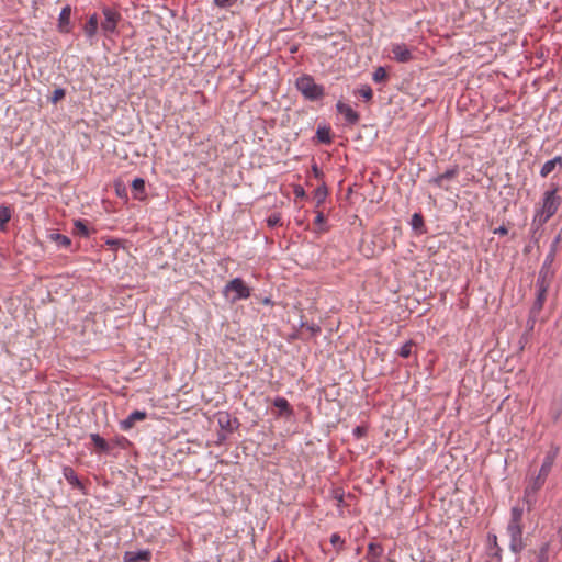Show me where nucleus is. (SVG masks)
<instances>
[{"label": "nucleus", "instance_id": "1", "mask_svg": "<svg viewBox=\"0 0 562 562\" xmlns=\"http://www.w3.org/2000/svg\"><path fill=\"white\" fill-rule=\"evenodd\" d=\"M522 515L524 509L521 507L514 506L510 510V520L507 525V532L510 537L509 548L516 554L520 553L525 548V543L522 541Z\"/></svg>", "mask_w": 562, "mask_h": 562}, {"label": "nucleus", "instance_id": "2", "mask_svg": "<svg viewBox=\"0 0 562 562\" xmlns=\"http://www.w3.org/2000/svg\"><path fill=\"white\" fill-rule=\"evenodd\" d=\"M296 89L307 101H319L325 95V89L322 85H317L311 75H302L295 81Z\"/></svg>", "mask_w": 562, "mask_h": 562}, {"label": "nucleus", "instance_id": "3", "mask_svg": "<svg viewBox=\"0 0 562 562\" xmlns=\"http://www.w3.org/2000/svg\"><path fill=\"white\" fill-rule=\"evenodd\" d=\"M251 290L241 278H234L223 289V295L232 303L250 297Z\"/></svg>", "mask_w": 562, "mask_h": 562}, {"label": "nucleus", "instance_id": "4", "mask_svg": "<svg viewBox=\"0 0 562 562\" xmlns=\"http://www.w3.org/2000/svg\"><path fill=\"white\" fill-rule=\"evenodd\" d=\"M561 204V198L557 195V189L546 191L542 199V205L536 210L537 215H541L542 218L549 221L552 217Z\"/></svg>", "mask_w": 562, "mask_h": 562}, {"label": "nucleus", "instance_id": "5", "mask_svg": "<svg viewBox=\"0 0 562 562\" xmlns=\"http://www.w3.org/2000/svg\"><path fill=\"white\" fill-rule=\"evenodd\" d=\"M547 291H548V284L546 283V280L543 279H537V296H536V300L530 308V318L532 319V322H536V317L539 315V313L541 312L542 307H543V304H544V301H546V296H547Z\"/></svg>", "mask_w": 562, "mask_h": 562}, {"label": "nucleus", "instance_id": "6", "mask_svg": "<svg viewBox=\"0 0 562 562\" xmlns=\"http://www.w3.org/2000/svg\"><path fill=\"white\" fill-rule=\"evenodd\" d=\"M102 13L104 15V21L101 23L102 29L106 33H114L121 20L120 12L110 7H103Z\"/></svg>", "mask_w": 562, "mask_h": 562}, {"label": "nucleus", "instance_id": "7", "mask_svg": "<svg viewBox=\"0 0 562 562\" xmlns=\"http://www.w3.org/2000/svg\"><path fill=\"white\" fill-rule=\"evenodd\" d=\"M560 240H561V233L554 238V240L551 244L550 251L546 256L544 262L542 263V267L539 271V276H538L539 279L547 280V277L550 272L549 271L550 267H551L552 262L554 261L555 254H557V247H558V244L560 243Z\"/></svg>", "mask_w": 562, "mask_h": 562}, {"label": "nucleus", "instance_id": "8", "mask_svg": "<svg viewBox=\"0 0 562 562\" xmlns=\"http://www.w3.org/2000/svg\"><path fill=\"white\" fill-rule=\"evenodd\" d=\"M459 172H460L459 166L453 165L450 168H448L443 173H440V175L429 179L428 182L438 188H443V189L448 190V188L445 187L443 182L447 180H452L453 178H456L459 175Z\"/></svg>", "mask_w": 562, "mask_h": 562}, {"label": "nucleus", "instance_id": "9", "mask_svg": "<svg viewBox=\"0 0 562 562\" xmlns=\"http://www.w3.org/2000/svg\"><path fill=\"white\" fill-rule=\"evenodd\" d=\"M336 110L339 114L345 116L346 123L349 125H356L360 121V114L352 110V108L342 101L336 103Z\"/></svg>", "mask_w": 562, "mask_h": 562}, {"label": "nucleus", "instance_id": "10", "mask_svg": "<svg viewBox=\"0 0 562 562\" xmlns=\"http://www.w3.org/2000/svg\"><path fill=\"white\" fill-rule=\"evenodd\" d=\"M548 221L542 218L541 215L535 214L532 223H531V229H530V243L533 245H538L540 238L543 234V225Z\"/></svg>", "mask_w": 562, "mask_h": 562}, {"label": "nucleus", "instance_id": "11", "mask_svg": "<svg viewBox=\"0 0 562 562\" xmlns=\"http://www.w3.org/2000/svg\"><path fill=\"white\" fill-rule=\"evenodd\" d=\"M391 52L397 63H408L413 59V54L406 44H393Z\"/></svg>", "mask_w": 562, "mask_h": 562}, {"label": "nucleus", "instance_id": "12", "mask_svg": "<svg viewBox=\"0 0 562 562\" xmlns=\"http://www.w3.org/2000/svg\"><path fill=\"white\" fill-rule=\"evenodd\" d=\"M70 16H71V7L69 4L65 5L58 18L57 29L60 33L68 34L71 31L70 26Z\"/></svg>", "mask_w": 562, "mask_h": 562}, {"label": "nucleus", "instance_id": "13", "mask_svg": "<svg viewBox=\"0 0 562 562\" xmlns=\"http://www.w3.org/2000/svg\"><path fill=\"white\" fill-rule=\"evenodd\" d=\"M273 406L278 408L277 416L290 418L294 415L293 407L285 397L278 396L273 401Z\"/></svg>", "mask_w": 562, "mask_h": 562}, {"label": "nucleus", "instance_id": "14", "mask_svg": "<svg viewBox=\"0 0 562 562\" xmlns=\"http://www.w3.org/2000/svg\"><path fill=\"white\" fill-rule=\"evenodd\" d=\"M90 439L95 448L97 453L99 454H110L113 448V445L106 441L99 434H90Z\"/></svg>", "mask_w": 562, "mask_h": 562}, {"label": "nucleus", "instance_id": "15", "mask_svg": "<svg viewBox=\"0 0 562 562\" xmlns=\"http://www.w3.org/2000/svg\"><path fill=\"white\" fill-rule=\"evenodd\" d=\"M217 422L220 427L229 434L239 426L238 419L236 417L232 418L228 413H220Z\"/></svg>", "mask_w": 562, "mask_h": 562}, {"label": "nucleus", "instance_id": "16", "mask_svg": "<svg viewBox=\"0 0 562 562\" xmlns=\"http://www.w3.org/2000/svg\"><path fill=\"white\" fill-rule=\"evenodd\" d=\"M146 417H147L146 412L134 411L124 420H122L120 423L121 428L123 430H128L135 425L136 422L144 420Z\"/></svg>", "mask_w": 562, "mask_h": 562}, {"label": "nucleus", "instance_id": "17", "mask_svg": "<svg viewBox=\"0 0 562 562\" xmlns=\"http://www.w3.org/2000/svg\"><path fill=\"white\" fill-rule=\"evenodd\" d=\"M384 552L381 543L370 542L368 546V552L366 559L368 562H381L380 559Z\"/></svg>", "mask_w": 562, "mask_h": 562}, {"label": "nucleus", "instance_id": "18", "mask_svg": "<svg viewBox=\"0 0 562 562\" xmlns=\"http://www.w3.org/2000/svg\"><path fill=\"white\" fill-rule=\"evenodd\" d=\"M150 552L148 550H140L137 552L126 551L124 554V562H138V561H149Z\"/></svg>", "mask_w": 562, "mask_h": 562}, {"label": "nucleus", "instance_id": "19", "mask_svg": "<svg viewBox=\"0 0 562 562\" xmlns=\"http://www.w3.org/2000/svg\"><path fill=\"white\" fill-rule=\"evenodd\" d=\"M98 25H99V16L97 13L92 14L86 24L83 25V32L88 38H92L95 36L98 32Z\"/></svg>", "mask_w": 562, "mask_h": 562}, {"label": "nucleus", "instance_id": "20", "mask_svg": "<svg viewBox=\"0 0 562 562\" xmlns=\"http://www.w3.org/2000/svg\"><path fill=\"white\" fill-rule=\"evenodd\" d=\"M132 194L136 200H144L146 198L145 193V180L143 178H135L132 181Z\"/></svg>", "mask_w": 562, "mask_h": 562}, {"label": "nucleus", "instance_id": "21", "mask_svg": "<svg viewBox=\"0 0 562 562\" xmlns=\"http://www.w3.org/2000/svg\"><path fill=\"white\" fill-rule=\"evenodd\" d=\"M63 473H64L65 479L67 480V482L70 485H72L76 488H80V490L83 488L82 483L80 482L77 473L75 472V470L71 467H64Z\"/></svg>", "mask_w": 562, "mask_h": 562}, {"label": "nucleus", "instance_id": "22", "mask_svg": "<svg viewBox=\"0 0 562 562\" xmlns=\"http://www.w3.org/2000/svg\"><path fill=\"white\" fill-rule=\"evenodd\" d=\"M12 217V209L8 205H0V231L7 232L8 223Z\"/></svg>", "mask_w": 562, "mask_h": 562}, {"label": "nucleus", "instance_id": "23", "mask_svg": "<svg viewBox=\"0 0 562 562\" xmlns=\"http://www.w3.org/2000/svg\"><path fill=\"white\" fill-rule=\"evenodd\" d=\"M412 228L418 233H426L424 216L420 213H414L411 220Z\"/></svg>", "mask_w": 562, "mask_h": 562}, {"label": "nucleus", "instance_id": "24", "mask_svg": "<svg viewBox=\"0 0 562 562\" xmlns=\"http://www.w3.org/2000/svg\"><path fill=\"white\" fill-rule=\"evenodd\" d=\"M327 194H328L327 186L324 181H322V183L314 190V199L316 201L317 207L324 203Z\"/></svg>", "mask_w": 562, "mask_h": 562}, {"label": "nucleus", "instance_id": "25", "mask_svg": "<svg viewBox=\"0 0 562 562\" xmlns=\"http://www.w3.org/2000/svg\"><path fill=\"white\" fill-rule=\"evenodd\" d=\"M550 416L554 423H557L562 417V397L551 403Z\"/></svg>", "mask_w": 562, "mask_h": 562}, {"label": "nucleus", "instance_id": "26", "mask_svg": "<svg viewBox=\"0 0 562 562\" xmlns=\"http://www.w3.org/2000/svg\"><path fill=\"white\" fill-rule=\"evenodd\" d=\"M48 237L52 241H55L59 247L68 248L71 245V239L66 235L59 233H52Z\"/></svg>", "mask_w": 562, "mask_h": 562}, {"label": "nucleus", "instance_id": "27", "mask_svg": "<svg viewBox=\"0 0 562 562\" xmlns=\"http://www.w3.org/2000/svg\"><path fill=\"white\" fill-rule=\"evenodd\" d=\"M316 137L319 143L322 144H330L331 143V135H330V127L323 126L318 127L316 131Z\"/></svg>", "mask_w": 562, "mask_h": 562}, {"label": "nucleus", "instance_id": "28", "mask_svg": "<svg viewBox=\"0 0 562 562\" xmlns=\"http://www.w3.org/2000/svg\"><path fill=\"white\" fill-rule=\"evenodd\" d=\"M553 461H554V456H551V454L546 456L538 474H540L544 477H548V475L552 469Z\"/></svg>", "mask_w": 562, "mask_h": 562}, {"label": "nucleus", "instance_id": "29", "mask_svg": "<svg viewBox=\"0 0 562 562\" xmlns=\"http://www.w3.org/2000/svg\"><path fill=\"white\" fill-rule=\"evenodd\" d=\"M549 550L550 542H544L538 551H533L537 557V562H548L549 561Z\"/></svg>", "mask_w": 562, "mask_h": 562}, {"label": "nucleus", "instance_id": "30", "mask_svg": "<svg viewBox=\"0 0 562 562\" xmlns=\"http://www.w3.org/2000/svg\"><path fill=\"white\" fill-rule=\"evenodd\" d=\"M355 95L361 97L366 102H369L373 98V91L370 86L363 85L359 89L353 91Z\"/></svg>", "mask_w": 562, "mask_h": 562}, {"label": "nucleus", "instance_id": "31", "mask_svg": "<svg viewBox=\"0 0 562 562\" xmlns=\"http://www.w3.org/2000/svg\"><path fill=\"white\" fill-rule=\"evenodd\" d=\"M74 233L80 237H88L90 234V231H89L86 222H83L81 220H77L75 222Z\"/></svg>", "mask_w": 562, "mask_h": 562}, {"label": "nucleus", "instance_id": "32", "mask_svg": "<svg viewBox=\"0 0 562 562\" xmlns=\"http://www.w3.org/2000/svg\"><path fill=\"white\" fill-rule=\"evenodd\" d=\"M546 480L547 477L538 474L526 488L530 490L532 493H537L543 486Z\"/></svg>", "mask_w": 562, "mask_h": 562}, {"label": "nucleus", "instance_id": "33", "mask_svg": "<svg viewBox=\"0 0 562 562\" xmlns=\"http://www.w3.org/2000/svg\"><path fill=\"white\" fill-rule=\"evenodd\" d=\"M372 78L378 83L384 82L387 79V72L383 67H378L374 70Z\"/></svg>", "mask_w": 562, "mask_h": 562}, {"label": "nucleus", "instance_id": "34", "mask_svg": "<svg viewBox=\"0 0 562 562\" xmlns=\"http://www.w3.org/2000/svg\"><path fill=\"white\" fill-rule=\"evenodd\" d=\"M555 167L557 166L552 159L548 160L547 162L543 164L542 168L540 169V176L542 178L548 177L555 169Z\"/></svg>", "mask_w": 562, "mask_h": 562}, {"label": "nucleus", "instance_id": "35", "mask_svg": "<svg viewBox=\"0 0 562 562\" xmlns=\"http://www.w3.org/2000/svg\"><path fill=\"white\" fill-rule=\"evenodd\" d=\"M330 543L337 549V552H340L344 549L345 540L338 533H333Z\"/></svg>", "mask_w": 562, "mask_h": 562}, {"label": "nucleus", "instance_id": "36", "mask_svg": "<svg viewBox=\"0 0 562 562\" xmlns=\"http://www.w3.org/2000/svg\"><path fill=\"white\" fill-rule=\"evenodd\" d=\"M267 225L271 228L281 225V215L279 213H272L267 218Z\"/></svg>", "mask_w": 562, "mask_h": 562}, {"label": "nucleus", "instance_id": "37", "mask_svg": "<svg viewBox=\"0 0 562 562\" xmlns=\"http://www.w3.org/2000/svg\"><path fill=\"white\" fill-rule=\"evenodd\" d=\"M65 95H66V90L63 88H57L54 90V92L50 97V101H52V103L56 104L57 102L63 100L65 98Z\"/></svg>", "mask_w": 562, "mask_h": 562}, {"label": "nucleus", "instance_id": "38", "mask_svg": "<svg viewBox=\"0 0 562 562\" xmlns=\"http://www.w3.org/2000/svg\"><path fill=\"white\" fill-rule=\"evenodd\" d=\"M412 347H413L412 341L404 344L397 351L398 356H401L402 358H408L412 353Z\"/></svg>", "mask_w": 562, "mask_h": 562}, {"label": "nucleus", "instance_id": "39", "mask_svg": "<svg viewBox=\"0 0 562 562\" xmlns=\"http://www.w3.org/2000/svg\"><path fill=\"white\" fill-rule=\"evenodd\" d=\"M301 326L306 327V329L311 333L312 337H316L322 330L317 324L302 323Z\"/></svg>", "mask_w": 562, "mask_h": 562}, {"label": "nucleus", "instance_id": "40", "mask_svg": "<svg viewBox=\"0 0 562 562\" xmlns=\"http://www.w3.org/2000/svg\"><path fill=\"white\" fill-rule=\"evenodd\" d=\"M326 223V217L323 212H317L314 224L319 227L321 231H327V228H324L323 225Z\"/></svg>", "mask_w": 562, "mask_h": 562}, {"label": "nucleus", "instance_id": "41", "mask_svg": "<svg viewBox=\"0 0 562 562\" xmlns=\"http://www.w3.org/2000/svg\"><path fill=\"white\" fill-rule=\"evenodd\" d=\"M536 493H532L530 490L526 488L525 490V495H524V501L527 503L528 505V509L530 510L531 509V506L535 504L536 499L533 497Z\"/></svg>", "mask_w": 562, "mask_h": 562}, {"label": "nucleus", "instance_id": "42", "mask_svg": "<svg viewBox=\"0 0 562 562\" xmlns=\"http://www.w3.org/2000/svg\"><path fill=\"white\" fill-rule=\"evenodd\" d=\"M488 541L491 544H493V549H495L493 555L499 559V552L502 551V549L497 544V537L495 535H488Z\"/></svg>", "mask_w": 562, "mask_h": 562}, {"label": "nucleus", "instance_id": "43", "mask_svg": "<svg viewBox=\"0 0 562 562\" xmlns=\"http://www.w3.org/2000/svg\"><path fill=\"white\" fill-rule=\"evenodd\" d=\"M367 427L366 426H357L353 428L352 434L357 439H360L367 435Z\"/></svg>", "mask_w": 562, "mask_h": 562}, {"label": "nucleus", "instance_id": "44", "mask_svg": "<svg viewBox=\"0 0 562 562\" xmlns=\"http://www.w3.org/2000/svg\"><path fill=\"white\" fill-rule=\"evenodd\" d=\"M238 0H214V3L220 8H231L233 7Z\"/></svg>", "mask_w": 562, "mask_h": 562}, {"label": "nucleus", "instance_id": "45", "mask_svg": "<svg viewBox=\"0 0 562 562\" xmlns=\"http://www.w3.org/2000/svg\"><path fill=\"white\" fill-rule=\"evenodd\" d=\"M115 191L120 198H127L126 188L121 182L115 183Z\"/></svg>", "mask_w": 562, "mask_h": 562}, {"label": "nucleus", "instance_id": "46", "mask_svg": "<svg viewBox=\"0 0 562 562\" xmlns=\"http://www.w3.org/2000/svg\"><path fill=\"white\" fill-rule=\"evenodd\" d=\"M312 172L316 179H319L323 181L324 172L322 171V169L318 168V166L316 164L312 165Z\"/></svg>", "mask_w": 562, "mask_h": 562}, {"label": "nucleus", "instance_id": "47", "mask_svg": "<svg viewBox=\"0 0 562 562\" xmlns=\"http://www.w3.org/2000/svg\"><path fill=\"white\" fill-rule=\"evenodd\" d=\"M111 443L114 446H121V447H125L126 443H128V440L123 437V436H120V437H116L113 441H111Z\"/></svg>", "mask_w": 562, "mask_h": 562}, {"label": "nucleus", "instance_id": "48", "mask_svg": "<svg viewBox=\"0 0 562 562\" xmlns=\"http://www.w3.org/2000/svg\"><path fill=\"white\" fill-rule=\"evenodd\" d=\"M294 194L296 198H301V199L305 198V191L301 186H296L294 188Z\"/></svg>", "mask_w": 562, "mask_h": 562}, {"label": "nucleus", "instance_id": "49", "mask_svg": "<svg viewBox=\"0 0 562 562\" xmlns=\"http://www.w3.org/2000/svg\"><path fill=\"white\" fill-rule=\"evenodd\" d=\"M493 233H494V234H497V235H507L508 229H507V227H506L505 225H502V226H499V227L495 228V229L493 231Z\"/></svg>", "mask_w": 562, "mask_h": 562}, {"label": "nucleus", "instance_id": "50", "mask_svg": "<svg viewBox=\"0 0 562 562\" xmlns=\"http://www.w3.org/2000/svg\"><path fill=\"white\" fill-rule=\"evenodd\" d=\"M557 165H559L560 167H562V157L561 156H555L553 159H552Z\"/></svg>", "mask_w": 562, "mask_h": 562}, {"label": "nucleus", "instance_id": "51", "mask_svg": "<svg viewBox=\"0 0 562 562\" xmlns=\"http://www.w3.org/2000/svg\"><path fill=\"white\" fill-rule=\"evenodd\" d=\"M531 249H532V245L531 244L526 245L525 248H524V252L525 254H529V252H531Z\"/></svg>", "mask_w": 562, "mask_h": 562}, {"label": "nucleus", "instance_id": "52", "mask_svg": "<svg viewBox=\"0 0 562 562\" xmlns=\"http://www.w3.org/2000/svg\"><path fill=\"white\" fill-rule=\"evenodd\" d=\"M335 498L341 503L344 501V495L342 494H339V495H336Z\"/></svg>", "mask_w": 562, "mask_h": 562}, {"label": "nucleus", "instance_id": "53", "mask_svg": "<svg viewBox=\"0 0 562 562\" xmlns=\"http://www.w3.org/2000/svg\"><path fill=\"white\" fill-rule=\"evenodd\" d=\"M533 324H535V322H532V319L529 317V319H528V326H530V329H532V328H533Z\"/></svg>", "mask_w": 562, "mask_h": 562}, {"label": "nucleus", "instance_id": "54", "mask_svg": "<svg viewBox=\"0 0 562 562\" xmlns=\"http://www.w3.org/2000/svg\"><path fill=\"white\" fill-rule=\"evenodd\" d=\"M218 439L222 441V440H225L226 439V436L225 435H218Z\"/></svg>", "mask_w": 562, "mask_h": 562}, {"label": "nucleus", "instance_id": "55", "mask_svg": "<svg viewBox=\"0 0 562 562\" xmlns=\"http://www.w3.org/2000/svg\"><path fill=\"white\" fill-rule=\"evenodd\" d=\"M519 344H520V346H521V347H520V349L522 350V349H524V342H522V340H519Z\"/></svg>", "mask_w": 562, "mask_h": 562}, {"label": "nucleus", "instance_id": "56", "mask_svg": "<svg viewBox=\"0 0 562 562\" xmlns=\"http://www.w3.org/2000/svg\"><path fill=\"white\" fill-rule=\"evenodd\" d=\"M519 344H520V346H521V347H520V349L522 350V349H524V342H522V340H519Z\"/></svg>", "mask_w": 562, "mask_h": 562}, {"label": "nucleus", "instance_id": "57", "mask_svg": "<svg viewBox=\"0 0 562 562\" xmlns=\"http://www.w3.org/2000/svg\"><path fill=\"white\" fill-rule=\"evenodd\" d=\"M273 562H283L280 558H277Z\"/></svg>", "mask_w": 562, "mask_h": 562}]
</instances>
